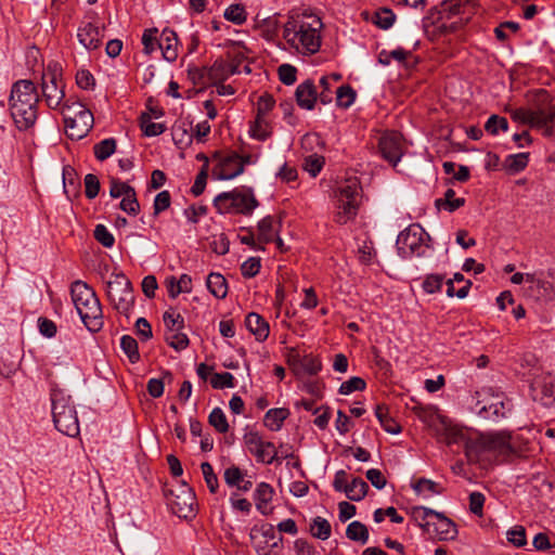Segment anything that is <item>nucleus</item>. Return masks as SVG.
<instances>
[{
	"label": "nucleus",
	"instance_id": "f257e3e1",
	"mask_svg": "<svg viewBox=\"0 0 555 555\" xmlns=\"http://www.w3.org/2000/svg\"><path fill=\"white\" fill-rule=\"evenodd\" d=\"M39 100L40 95L31 80L21 79L12 85L9 106L11 117L18 130L25 131L35 126Z\"/></svg>",
	"mask_w": 555,
	"mask_h": 555
},
{
	"label": "nucleus",
	"instance_id": "f03ea898",
	"mask_svg": "<svg viewBox=\"0 0 555 555\" xmlns=\"http://www.w3.org/2000/svg\"><path fill=\"white\" fill-rule=\"evenodd\" d=\"M509 435L472 433L464 449L469 463H490L496 455H508L513 452Z\"/></svg>",
	"mask_w": 555,
	"mask_h": 555
},
{
	"label": "nucleus",
	"instance_id": "7ed1b4c3",
	"mask_svg": "<svg viewBox=\"0 0 555 555\" xmlns=\"http://www.w3.org/2000/svg\"><path fill=\"white\" fill-rule=\"evenodd\" d=\"M322 21L317 16L292 20L284 25L283 37L296 50L314 54L321 47Z\"/></svg>",
	"mask_w": 555,
	"mask_h": 555
},
{
	"label": "nucleus",
	"instance_id": "20e7f679",
	"mask_svg": "<svg viewBox=\"0 0 555 555\" xmlns=\"http://www.w3.org/2000/svg\"><path fill=\"white\" fill-rule=\"evenodd\" d=\"M70 296L85 326L92 333L101 331L104 324L103 312L94 289L77 280L70 285Z\"/></svg>",
	"mask_w": 555,
	"mask_h": 555
},
{
	"label": "nucleus",
	"instance_id": "39448f33",
	"mask_svg": "<svg viewBox=\"0 0 555 555\" xmlns=\"http://www.w3.org/2000/svg\"><path fill=\"white\" fill-rule=\"evenodd\" d=\"M422 422L429 426L437 440L446 443L448 447H463L465 449L466 441L472 433L452 423L448 417L439 414L437 411H425L421 409L417 413Z\"/></svg>",
	"mask_w": 555,
	"mask_h": 555
},
{
	"label": "nucleus",
	"instance_id": "423d86ee",
	"mask_svg": "<svg viewBox=\"0 0 555 555\" xmlns=\"http://www.w3.org/2000/svg\"><path fill=\"white\" fill-rule=\"evenodd\" d=\"M51 405L55 428L68 437L78 436L80 433L79 421L70 397L61 389H52Z\"/></svg>",
	"mask_w": 555,
	"mask_h": 555
},
{
	"label": "nucleus",
	"instance_id": "0eeeda50",
	"mask_svg": "<svg viewBox=\"0 0 555 555\" xmlns=\"http://www.w3.org/2000/svg\"><path fill=\"white\" fill-rule=\"evenodd\" d=\"M61 113L64 117L65 132L72 140L85 138L93 127V114L79 102L67 99Z\"/></svg>",
	"mask_w": 555,
	"mask_h": 555
},
{
	"label": "nucleus",
	"instance_id": "6e6552de",
	"mask_svg": "<svg viewBox=\"0 0 555 555\" xmlns=\"http://www.w3.org/2000/svg\"><path fill=\"white\" fill-rule=\"evenodd\" d=\"M360 193L361 185L356 177H350L337 185V211L335 214V221L337 223L346 224L356 218Z\"/></svg>",
	"mask_w": 555,
	"mask_h": 555
},
{
	"label": "nucleus",
	"instance_id": "1a4fd4ad",
	"mask_svg": "<svg viewBox=\"0 0 555 555\" xmlns=\"http://www.w3.org/2000/svg\"><path fill=\"white\" fill-rule=\"evenodd\" d=\"M41 95L51 109L63 108L65 99V85L62 78V67L57 62H50L41 76Z\"/></svg>",
	"mask_w": 555,
	"mask_h": 555
},
{
	"label": "nucleus",
	"instance_id": "9d476101",
	"mask_svg": "<svg viewBox=\"0 0 555 555\" xmlns=\"http://www.w3.org/2000/svg\"><path fill=\"white\" fill-rule=\"evenodd\" d=\"M532 128L542 131L546 138L554 133L555 101L545 90H539L531 102Z\"/></svg>",
	"mask_w": 555,
	"mask_h": 555
},
{
	"label": "nucleus",
	"instance_id": "9b49d317",
	"mask_svg": "<svg viewBox=\"0 0 555 555\" xmlns=\"http://www.w3.org/2000/svg\"><path fill=\"white\" fill-rule=\"evenodd\" d=\"M429 241V234L420 224H411L400 232L396 246L402 258L425 257L430 249Z\"/></svg>",
	"mask_w": 555,
	"mask_h": 555
},
{
	"label": "nucleus",
	"instance_id": "f8f14e48",
	"mask_svg": "<svg viewBox=\"0 0 555 555\" xmlns=\"http://www.w3.org/2000/svg\"><path fill=\"white\" fill-rule=\"evenodd\" d=\"M258 205L259 202L250 188L244 192L238 190L222 192L214 198V206L220 214L235 211L249 216Z\"/></svg>",
	"mask_w": 555,
	"mask_h": 555
},
{
	"label": "nucleus",
	"instance_id": "ddd939ff",
	"mask_svg": "<svg viewBox=\"0 0 555 555\" xmlns=\"http://www.w3.org/2000/svg\"><path fill=\"white\" fill-rule=\"evenodd\" d=\"M112 278L107 282V296L114 308L129 319L134 307L131 282L122 272L113 273Z\"/></svg>",
	"mask_w": 555,
	"mask_h": 555
},
{
	"label": "nucleus",
	"instance_id": "4468645a",
	"mask_svg": "<svg viewBox=\"0 0 555 555\" xmlns=\"http://www.w3.org/2000/svg\"><path fill=\"white\" fill-rule=\"evenodd\" d=\"M167 505L179 518H189L194 515L195 494L185 481H181L178 488L164 489Z\"/></svg>",
	"mask_w": 555,
	"mask_h": 555
},
{
	"label": "nucleus",
	"instance_id": "2eb2a0df",
	"mask_svg": "<svg viewBox=\"0 0 555 555\" xmlns=\"http://www.w3.org/2000/svg\"><path fill=\"white\" fill-rule=\"evenodd\" d=\"M243 439L248 452L255 456L258 463L272 464L275 461L280 462L281 459L274 443L264 441L258 431H247Z\"/></svg>",
	"mask_w": 555,
	"mask_h": 555
},
{
	"label": "nucleus",
	"instance_id": "dca6fc26",
	"mask_svg": "<svg viewBox=\"0 0 555 555\" xmlns=\"http://www.w3.org/2000/svg\"><path fill=\"white\" fill-rule=\"evenodd\" d=\"M530 395L545 406L555 404V375L535 370L530 382Z\"/></svg>",
	"mask_w": 555,
	"mask_h": 555
},
{
	"label": "nucleus",
	"instance_id": "f3484780",
	"mask_svg": "<svg viewBox=\"0 0 555 555\" xmlns=\"http://www.w3.org/2000/svg\"><path fill=\"white\" fill-rule=\"evenodd\" d=\"M474 411L485 420L499 422L507 417V414L511 413L512 403L503 393H496L495 403H482L477 401Z\"/></svg>",
	"mask_w": 555,
	"mask_h": 555
},
{
	"label": "nucleus",
	"instance_id": "a211bd4d",
	"mask_svg": "<svg viewBox=\"0 0 555 555\" xmlns=\"http://www.w3.org/2000/svg\"><path fill=\"white\" fill-rule=\"evenodd\" d=\"M378 146L383 158L396 167L403 155L401 135L395 131L385 133Z\"/></svg>",
	"mask_w": 555,
	"mask_h": 555
},
{
	"label": "nucleus",
	"instance_id": "6ab92c4d",
	"mask_svg": "<svg viewBox=\"0 0 555 555\" xmlns=\"http://www.w3.org/2000/svg\"><path fill=\"white\" fill-rule=\"evenodd\" d=\"M243 173L240 155L235 152L222 157L212 175L218 180H232Z\"/></svg>",
	"mask_w": 555,
	"mask_h": 555
},
{
	"label": "nucleus",
	"instance_id": "aec40b11",
	"mask_svg": "<svg viewBox=\"0 0 555 555\" xmlns=\"http://www.w3.org/2000/svg\"><path fill=\"white\" fill-rule=\"evenodd\" d=\"M240 60H233L231 63H225L222 60H216L209 68L204 70L207 78L214 83H217L225 81L232 75L240 74Z\"/></svg>",
	"mask_w": 555,
	"mask_h": 555
},
{
	"label": "nucleus",
	"instance_id": "412c9836",
	"mask_svg": "<svg viewBox=\"0 0 555 555\" xmlns=\"http://www.w3.org/2000/svg\"><path fill=\"white\" fill-rule=\"evenodd\" d=\"M77 38L80 44L87 50L93 51L99 49L102 42L103 34L99 26L91 22L82 23L77 31Z\"/></svg>",
	"mask_w": 555,
	"mask_h": 555
},
{
	"label": "nucleus",
	"instance_id": "4be33fe9",
	"mask_svg": "<svg viewBox=\"0 0 555 555\" xmlns=\"http://www.w3.org/2000/svg\"><path fill=\"white\" fill-rule=\"evenodd\" d=\"M295 98L298 106L302 109L311 111L318 101V91L311 79L299 83L295 91Z\"/></svg>",
	"mask_w": 555,
	"mask_h": 555
},
{
	"label": "nucleus",
	"instance_id": "5701e85b",
	"mask_svg": "<svg viewBox=\"0 0 555 555\" xmlns=\"http://www.w3.org/2000/svg\"><path fill=\"white\" fill-rule=\"evenodd\" d=\"M177 46H178L177 34L169 28H165L162 31L160 37L157 41V47L162 50L163 57L167 62L172 63L177 60V57H178Z\"/></svg>",
	"mask_w": 555,
	"mask_h": 555
},
{
	"label": "nucleus",
	"instance_id": "b1692460",
	"mask_svg": "<svg viewBox=\"0 0 555 555\" xmlns=\"http://www.w3.org/2000/svg\"><path fill=\"white\" fill-rule=\"evenodd\" d=\"M434 518L436 520L431 524V531L436 533L439 540H451L455 538L457 530L451 519L437 511Z\"/></svg>",
	"mask_w": 555,
	"mask_h": 555
},
{
	"label": "nucleus",
	"instance_id": "393cba45",
	"mask_svg": "<svg viewBox=\"0 0 555 555\" xmlns=\"http://www.w3.org/2000/svg\"><path fill=\"white\" fill-rule=\"evenodd\" d=\"M245 326L258 341H263L269 336V323L256 312H250L246 315Z\"/></svg>",
	"mask_w": 555,
	"mask_h": 555
},
{
	"label": "nucleus",
	"instance_id": "a878e982",
	"mask_svg": "<svg viewBox=\"0 0 555 555\" xmlns=\"http://www.w3.org/2000/svg\"><path fill=\"white\" fill-rule=\"evenodd\" d=\"M274 494L273 488L267 482H260L254 493V499L256 501V507L262 515H268L269 511L267 508L268 503L272 501Z\"/></svg>",
	"mask_w": 555,
	"mask_h": 555
},
{
	"label": "nucleus",
	"instance_id": "bb28decb",
	"mask_svg": "<svg viewBox=\"0 0 555 555\" xmlns=\"http://www.w3.org/2000/svg\"><path fill=\"white\" fill-rule=\"evenodd\" d=\"M206 286L211 295L216 298L222 299L228 294V283L224 276L220 273L211 272L206 280Z\"/></svg>",
	"mask_w": 555,
	"mask_h": 555
},
{
	"label": "nucleus",
	"instance_id": "cd10ccee",
	"mask_svg": "<svg viewBox=\"0 0 555 555\" xmlns=\"http://www.w3.org/2000/svg\"><path fill=\"white\" fill-rule=\"evenodd\" d=\"M375 416L385 431L397 435L401 433V426L389 415L385 404H378L375 409Z\"/></svg>",
	"mask_w": 555,
	"mask_h": 555
},
{
	"label": "nucleus",
	"instance_id": "c85d7f7f",
	"mask_svg": "<svg viewBox=\"0 0 555 555\" xmlns=\"http://www.w3.org/2000/svg\"><path fill=\"white\" fill-rule=\"evenodd\" d=\"M293 364L309 375H317L322 367L321 361L312 354L297 356L294 358Z\"/></svg>",
	"mask_w": 555,
	"mask_h": 555
},
{
	"label": "nucleus",
	"instance_id": "c756f323",
	"mask_svg": "<svg viewBox=\"0 0 555 555\" xmlns=\"http://www.w3.org/2000/svg\"><path fill=\"white\" fill-rule=\"evenodd\" d=\"M287 409H270L264 415V425L272 431H278L282 428L283 422L288 416Z\"/></svg>",
	"mask_w": 555,
	"mask_h": 555
},
{
	"label": "nucleus",
	"instance_id": "7c9ffc66",
	"mask_svg": "<svg viewBox=\"0 0 555 555\" xmlns=\"http://www.w3.org/2000/svg\"><path fill=\"white\" fill-rule=\"evenodd\" d=\"M369 491V485L360 477L352 478L346 490V496L350 501L359 502L365 498Z\"/></svg>",
	"mask_w": 555,
	"mask_h": 555
},
{
	"label": "nucleus",
	"instance_id": "2f4dec72",
	"mask_svg": "<svg viewBox=\"0 0 555 555\" xmlns=\"http://www.w3.org/2000/svg\"><path fill=\"white\" fill-rule=\"evenodd\" d=\"M436 514V511L425 507V506H415L412 508V517L420 522V526L427 531L428 533H431V524H434V518Z\"/></svg>",
	"mask_w": 555,
	"mask_h": 555
},
{
	"label": "nucleus",
	"instance_id": "473e14b6",
	"mask_svg": "<svg viewBox=\"0 0 555 555\" xmlns=\"http://www.w3.org/2000/svg\"><path fill=\"white\" fill-rule=\"evenodd\" d=\"M455 192L452 189H448L444 192L443 198L436 199L435 204L440 209L443 208L449 212H453L460 207L464 206L465 199L463 197L455 198Z\"/></svg>",
	"mask_w": 555,
	"mask_h": 555
},
{
	"label": "nucleus",
	"instance_id": "72a5a7b5",
	"mask_svg": "<svg viewBox=\"0 0 555 555\" xmlns=\"http://www.w3.org/2000/svg\"><path fill=\"white\" fill-rule=\"evenodd\" d=\"M346 535L351 541L365 544L369 541L367 527L361 521L354 520L350 522L346 529Z\"/></svg>",
	"mask_w": 555,
	"mask_h": 555
},
{
	"label": "nucleus",
	"instance_id": "f704fd0d",
	"mask_svg": "<svg viewBox=\"0 0 555 555\" xmlns=\"http://www.w3.org/2000/svg\"><path fill=\"white\" fill-rule=\"evenodd\" d=\"M172 135L176 143H191L193 139L192 121L184 120L180 124H176L172 128Z\"/></svg>",
	"mask_w": 555,
	"mask_h": 555
},
{
	"label": "nucleus",
	"instance_id": "c9c22d12",
	"mask_svg": "<svg viewBox=\"0 0 555 555\" xmlns=\"http://www.w3.org/2000/svg\"><path fill=\"white\" fill-rule=\"evenodd\" d=\"M249 133L259 141H266L270 134V125L266 117L256 116V119L249 127Z\"/></svg>",
	"mask_w": 555,
	"mask_h": 555
},
{
	"label": "nucleus",
	"instance_id": "e433bc0d",
	"mask_svg": "<svg viewBox=\"0 0 555 555\" xmlns=\"http://www.w3.org/2000/svg\"><path fill=\"white\" fill-rule=\"evenodd\" d=\"M528 158L529 153H518L508 155L504 162L505 168L511 173H518L527 167Z\"/></svg>",
	"mask_w": 555,
	"mask_h": 555
},
{
	"label": "nucleus",
	"instance_id": "4c0bfd02",
	"mask_svg": "<svg viewBox=\"0 0 555 555\" xmlns=\"http://www.w3.org/2000/svg\"><path fill=\"white\" fill-rule=\"evenodd\" d=\"M141 128L146 137H156L165 132L166 126L160 122H153L152 116L142 113L140 117Z\"/></svg>",
	"mask_w": 555,
	"mask_h": 555
},
{
	"label": "nucleus",
	"instance_id": "58836bf2",
	"mask_svg": "<svg viewBox=\"0 0 555 555\" xmlns=\"http://www.w3.org/2000/svg\"><path fill=\"white\" fill-rule=\"evenodd\" d=\"M172 379H173V376H172L171 372H169V371H165L163 373L162 378H151L147 382V386H146L149 395L153 398L162 397L164 393L165 382L167 380L168 383H171Z\"/></svg>",
	"mask_w": 555,
	"mask_h": 555
},
{
	"label": "nucleus",
	"instance_id": "ea45409f",
	"mask_svg": "<svg viewBox=\"0 0 555 555\" xmlns=\"http://www.w3.org/2000/svg\"><path fill=\"white\" fill-rule=\"evenodd\" d=\"M311 534L320 540H327L331 537V524L323 517L313 518L310 525Z\"/></svg>",
	"mask_w": 555,
	"mask_h": 555
},
{
	"label": "nucleus",
	"instance_id": "a19ab883",
	"mask_svg": "<svg viewBox=\"0 0 555 555\" xmlns=\"http://www.w3.org/2000/svg\"><path fill=\"white\" fill-rule=\"evenodd\" d=\"M116 150V140L114 138H107L96 143L93 146L94 156L98 160H105L111 157Z\"/></svg>",
	"mask_w": 555,
	"mask_h": 555
},
{
	"label": "nucleus",
	"instance_id": "79ce46f5",
	"mask_svg": "<svg viewBox=\"0 0 555 555\" xmlns=\"http://www.w3.org/2000/svg\"><path fill=\"white\" fill-rule=\"evenodd\" d=\"M163 320L168 332L184 328V318L176 309L169 308L163 314Z\"/></svg>",
	"mask_w": 555,
	"mask_h": 555
},
{
	"label": "nucleus",
	"instance_id": "37998d69",
	"mask_svg": "<svg viewBox=\"0 0 555 555\" xmlns=\"http://www.w3.org/2000/svg\"><path fill=\"white\" fill-rule=\"evenodd\" d=\"M120 348L128 357L131 363H137L140 360L137 340L130 335H124L120 338Z\"/></svg>",
	"mask_w": 555,
	"mask_h": 555
},
{
	"label": "nucleus",
	"instance_id": "c03bdc74",
	"mask_svg": "<svg viewBox=\"0 0 555 555\" xmlns=\"http://www.w3.org/2000/svg\"><path fill=\"white\" fill-rule=\"evenodd\" d=\"M413 489L418 494H424L425 498H429L433 494H440L442 489L439 485L427 478H420L414 485Z\"/></svg>",
	"mask_w": 555,
	"mask_h": 555
},
{
	"label": "nucleus",
	"instance_id": "a18cd8bd",
	"mask_svg": "<svg viewBox=\"0 0 555 555\" xmlns=\"http://www.w3.org/2000/svg\"><path fill=\"white\" fill-rule=\"evenodd\" d=\"M209 424L220 434L229 430V423L222 409L214 408L208 416Z\"/></svg>",
	"mask_w": 555,
	"mask_h": 555
},
{
	"label": "nucleus",
	"instance_id": "49530a36",
	"mask_svg": "<svg viewBox=\"0 0 555 555\" xmlns=\"http://www.w3.org/2000/svg\"><path fill=\"white\" fill-rule=\"evenodd\" d=\"M165 340L167 344L177 351L184 350L189 346V338L181 330L175 332L166 331Z\"/></svg>",
	"mask_w": 555,
	"mask_h": 555
},
{
	"label": "nucleus",
	"instance_id": "de8ad7c7",
	"mask_svg": "<svg viewBox=\"0 0 555 555\" xmlns=\"http://www.w3.org/2000/svg\"><path fill=\"white\" fill-rule=\"evenodd\" d=\"M443 282L444 275L442 274H427L422 282V288L426 294H437L441 291Z\"/></svg>",
	"mask_w": 555,
	"mask_h": 555
},
{
	"label": "nucleus",
	"instance_id": "09e8293b",
	"mask_svg": "<svg viewBox=\"0 0 555 555\" xmlns=\"http://www.w3.org/2000/svg\"><path fill=\"white\" fill-rule=\"evenodd\" d=\"M357 93L349 85H343L336 90L337 105L344 108L351 106Z\"/></svg>",
	"mask_w": 555,
	"mask_h": 555
},
{
	"label": "nucleus",
	"instance_id": "8fccbe9b",
	"mask_svg": "<svg viewBox=\"0 0 555 555\" xmlns=\"http://www.w3.org/2000/svg\"><path fill=\"white\" fill-rule=\"evenodd\" d=\"M259 241L262 243H270L274 240L273 218L267 216L258 222Z\"/></svg>",
	"mask_w": 555,
	"mask_h": 555
},
{
	"label": "nucleus",
	"instance_id": "3c124183",
	"mask_svg": "<svg viewBox=\"0 0 555 555\" xmlns=\"http://www.w3.org/2000/svg\"><path fill=\"white\" fill-rule=\"evenodd\" d=\"M465 9L466 3H464L462 0H447L441 4L440 14L449 18L451 16L464 14Z\"/></svg>",
	"mask_w": 555,
	"mask_h": 555
},
{
	"label": "nucleus",
	"instance_id": "603ef678",
	"mask_svg": "<svg viewBox=\"0 0 555 555\" xmlns=\"http://www.w3.org/2000/svg\"><path fill=\"white\" fill-rule=\"evenodd\" d=\"M396 21V14L388 8H380L375 13L374 23L382 29L390 28Z\"/></svg>",
	"mask_w": 555,
	"mask_h": 555
},
{
	"label": "nucleus",
	"instance_id": "864d4df0",
	"mask_svg": "<svg viewBox=\"0 0 555 555\" xmlns=\"http://www.w3.org/2000/svg\"><path fill=\"white\" fill-rule=\"evenodd\" d=\"M506 538L507 541L516 547H522L527 544L526 529L520 525H516L508 529Z\"/></svg>",
	"mask_w": 555,
	"mask_h": 555
},
{
	"label": "nucleus",
	"instance_id": "5fc2aeb1",
	"mask_svg": "<svg viewBox=\"0 0 555 555\" xmlns=\"http://www.w3.org/2000/svg\"><path fill=\"white\" fill-rule=\"evenodd\" d=\"M224 18L236 24L242 25L246 22L247 14L243 5L241 4H231L224 11Z\"/></svg>",
	"mask_w": 555,
	"mask_h": 555
},
{
	"label": "nucleus",
	"instance_id": "6e6d98bb",
	"mask_svg": "<svg viewBox=\"0 0 555 555\" xmlns=\"http://www.w3.org/2000/svg\"><path fill=\"white\" fill-rule=\"evenodd\" d=\"M365 387L366 383L362 377L353 376L340 385L338 392L347 396L353 391H362Z\"/></svg>",
	"mask_w": 555,
	"mask_h": 555
},
{
	"label": "nucleus",
	"instance_id": "4d7b16f0",
	"mask_svg": "<svg viewBox=\"0 0 555 555\" xmlns=\"http://www.w3.org/2000/svg\"><path fill=\"white\" fill-rule=\"evenodd\" d=\"M485 129L487 132L495 135L500 130L504 132L508 130V121L505 117L491 115L485 125Z\"/></svg>",
	"mask_w": 555,
	"mask_h": 555
},
{
	"label": "nucleus",
	"instance_id": "13d9d810",
	"mask_svg": "<svg viewBox=\"0 0 555 555\" xmlns=\"http://www.w3.org/2000/svg\"><path fill=\"white\" fill-rule=\"evenodd\" d=\"M324 165V158L317 154L309 155L305 158L304 169L311 176L317 177L322 170Z\"/></svg>",
	"mask_w": 555,
	"mask_h": 555
},
{
	"label": "nucleus",
	"instance_id": "bf43d9fd",
	"mask_svg": "<svg viewBox=\"0 0 555 555\" xmlns=\"http://www.w3.org/2000/svg\"><path fill=\"white\" fill-rule=\"evenodd\" d=\"M210 385L215 389L233 388L235 386L234 376L229 372L215 373Z\"/></svg>",
	"mask_w": 555,
	"mask_h": 555
},
{
	"label": "nucleus",
	"instance_id": "052dcab7",
	"mask_svg": "<svg viewBox=\"0 0 555 555\" xmlns=\"http://www.w3.org/2000/svg\"><path fill=\"white\" fill-rule=\"evenodd\" d=\"M94 238L106 248L114 246V235L104 224H96L93 231Z\"/></svg>",
	"mask_w": 555,
	"mask_h": 555
},
{
	"label": "nucleus",
	"instance_id": "680f3d73",
	"mask_svg": "<svg viewBox=\"0 0 555 555\" xmlns=\"http://www.w3.org/2000/svg\"><path fill=\"white\" fill-rule=\"evenodd\" d=\"M120 209L127 212L128 215L135 216L140 210V205L137 199L135 190L131 191L128 195L122 197L120 205Z\"/></svg>",
	"mask_w": 555,
	"mask_h": 555
},
{
	"label": "nucleus",
	"instance_id": "e2e57ef3",
	"mask_svg": "<svg viewBox=\"0 0 555 555\" xmlns=\"http://www.w3.org/2000/svg\"><path fill=\"white\" fill-rule=\"evenodd\" d=\"M261 268V261L258 257H249L241 266L242 275L246 279L256 276Z\"/></svg>",
	"mask_w": 555,
	"mask_h": 555
},
{
	"label": "nucleus",
	"instance_id": "0e129e2a",
	"mask_svg": "<svg viewBox=\"0 0 555 555\" xmlns=\"http://www.w3.org/2000/svg\"><path fill=\"white\" fill-rule=\"evenodd\" d=\"M201 469L209 491L211 493H216L219 483L217 475L214 473L212 466L208 462H204L201 465Z\"/></svg>",
	"mask_w": 555,
	"mask_h": 555
},
{
	"label": "nucleus",
	"instance_id": "69168bd1",
	"mask_svg": "<svg viewBox=\"0 0 555 555\" xmlns=\"http://www.w3.org/2000/svg\"><path fill=\"white\" fill-rule=\"evenodd\" d=\"M158 30L156 28H150L145 29L142 35V44H143V51L145 54L150 55L152 54L157 47V35Z\"/></svg>",
	"mask_w": 555,
	"mask_h": 555
},
{
	"label": "nucleus",
	"instance_id": "338daca9",
	"mask_svg": "<svg viewBox=\"0 0 555 555\" xmlns=\"http://www.w3.org/2000/svg\"><path fill=\"white\" fill-rule=\"evenodd\" d=\"M280 80L286 85L292 86L297 79V68L291 64H282L278 69Z\"/></svg>",
	"mask_w": 555,
	"mask_h": 555
},
{
	"label": "nucleus",
	"instance_id": "774afa93",
	"mask_svg": "<svg viewBox=\"0 0 555 555\" xmlns=\"http://www.w3.org/2000/svg\"><path fill=\"white\" fill-rule=\"evenodd\" d=\"M133 190H134V188H132L131 185H129L126 182H122L116 178L111 179L109 195L113 198H118L120 196L125 197Z\"/></svg>",
	"mask_w": 555,
	"mask_h": 555
}]
</instances>
